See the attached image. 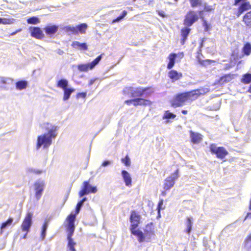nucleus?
Listing matches in <instances>:
<instances>
[{"label":"nucleus","mask_w":251,"mask_h":251,"mask_svg":"<svg viewBox=\"0 0 251 251\" xmlns=\"http://www.w3.org/2000/svg\"><path fill=\"white\" fill-rule=\"evenodd\" d=\"M42 128L45 129L47 132L43 135H40L37 138L36 149L39 150L43 146L44 149L48 148L52 143V139H55L57 136V131L58 127L50 123H44Z\"/></svg>","instance_id":"1"},{"label":"nucleus","mask_w":251,"mask_h":251,"mask_svg":"<svg viewBox=\"0 0 251 251\" xmlns=\"http://www.w3.org/2000/svg\"><path fill=\"white\" fill-rule=\"evenodd\" d=\"M123 94L134 99L139 97L145 98L151 95L152 91L150 88L126 87L123 91Z\"/></svg>","instance_id":"2"},{"label":"nucleus","mask_w":251,"mask_h":251,"mask_svg":"<svg viewBox=\"0 0 251 251\" xmlns=\"http://www.w3.org/2000/svg\"><path fill=\"white\" fill-rule=\"evenodd\" d=\"M88 25L85 23L80 24L75 26L67 25L63 27V30L68 34L76 35L78 33L84 34L86 32Z\"/></svg>","instance_id":"3"},{"label":"nucleus","mask_w":251,"mask_h":251,"mask_svg":"<svg viewBox=\"0 0 251 251\" xmlns=\"http://www.w3.org/2000/svg\"><path fill=\"white\" fill-rule=\"evenodd\" d=\"M202 13L203 11L201 10L199 11V14L194 11H190L186 14L184 21V25L187 26H191L195 22H196L200 17L201 18H202Z\"/></svg>","instance_id":"4"},{"label":"nucleus","mask_w":251,"mask_h":251,"mask_svg":"<svg viewBox=\"0 0 251 251\" xmlns=\"http://www.w3.org/2000/svg\"><path fill=\"white\" fill-rule=\"evenodd\" d=\"M45 186V181L41 179H38L34 182L33 189L35 193V198L37 201H39L41 199Z\"/></svg>","instance_id":"5"},{"label":"nucleus","mask_w":251,"mask_h":251,"mask_svg":"<svg viewBox=\"0 0 251 251\" xmlns=\"http://www.w3.org/2000/svg\"><path fill=\"white\" fill-rule=\"evenodd\" d=\"M102 58V54L97 57L92 62L85 64H80L77 65V69L80 72H87L92 70L98 64Z\"/></svg>","instance_id":"6"},{"label":"nucleus","mask_w":251,"mask_h":251,"mask_svg":"<svg viewBox=\"0 0 251 251\" xmlns=\"http://www.w3.org/2000/svg\"><path fill=\"white\" fill-rule=\"evenodd\" d=\"M97 191L96 186H93L89 183L88 181H85L83 182L82 189L79 192V196L83 197L89 193L95 194Z\"/></svg>","instance_id":"7"},{"label":"nucleus","mask_w":251,"mask_h":251,"mask_svg":"<svg viewBox=\"0 0 251 251\" xmlns=\"http://www.w3.org/2000/svg\"><path fill=\"white\" fill-rule=\"evenodd\" d=\"M178 172L179 170L177 169L175 173L165 179L164 183V189L165 190H169L174 186L175 180L179 177Z\"/></svg>","instance_id":"8"},{"label":"nucleus","mask_w":251,"mask_h":251,"mask_svg":"<svg viewBox=\"0 0 251 251\" xmlns=\"http://www.w3.org/2000/svg\"><path fill=\"white\" fill-rule=\"evenodd\" d=\"M211 152L216 155L217 157L221 159H224L228 154L227 151L224 147H218L212 144L210 147Z\"/></svg>","instance_id":"9"},{"label":"nucleus","mask_w":251,"mask_h":251,"mask_svg":"<svg viewBox=\"0 0 251 251\" xmlns=\"http://www.w3.org/2000/svg\"><path fill=\"white\" fill-rule=\"evenodd\" d=\"M33 214L31 212H28L24 220L21 225L23 231L28 232L32 224Z\"/></svg>","instance_id":"10"},{"label":"nucleus","mask_w":251,"mask_h":251,"mask_svg":"<svg viewBox=\"0 0 251 251\" xmlns=\"http://www.w3.org/2000/svg\"><path fill=\"white\" fill-rule=\"evenodd\" d=\"M190 96L189 93H182L177 95L172 101V105L177 107L181 106Z\"/></svg>","instance_id":"11"},{"label":"nucleus","mask_w":251,"mask_h":251,"mask_svg":"<svg viewBox=\"0 0 251 251\" xmlns=\"http://www.w3.org/2000/svg\"><path fill=\"white\" fill-rule=\"evenodd\" d=\"M76 213H71L67 218V231L74 232L75 229V221L76 218Z\"/></svg>","instance_id":"12"},{"label":"nucleus","mask_w":251,"mask_h":251,"mask_svg":"<svg viewBox=\"0 0 251 251\" xmlns=\"http://www.w3.org/2000/svg\"><path fill=\"white\" fill-rule=\"evenodd\" d=\"M140 216L135 212H132L130 217L131 223L130 230L137 228L139 224Z\"/></svg>","instance_id":"13"},{"label":"nucleus","mask_w":251,"mask_h":251,"mask_svg":"<svg viewBox=\"0 0 251 251\" xmlns=\"http://www.w3.org/2000/svg\"><path fill=\"white\" fill-rule=\"evenodd\" d=\"M29 30L33 37L40 39L44 37L43 31L39 27H30Z\"/></svg>","instance_id":"14"},{"label":"nucleus","mask_w":251,"mask_h":251,"mask_svg":"<svg viewBox=\"0 0 251 251\" xmlns=\"http://www.w3.org/2000/svg\"><path fill=\"white\" fill-rule=\"evenodd\" d=\"M121 175L126 186L130 187L132 186V178L130 174L126 170H123L121 172Z\"/></svg>","instance_id":"15"},{"label":"nucleus","mask_w":251,"mask_h":251,"mask_svg":"<svg viewBox=\"0 0 251 251\" xmlns=\"http://www.w3.org/2000/svg\"><path fill=\"white\" fill-rule=\"evenodd\" d=\"M190 137L191 142L195 144L200 143L202 139V135L201 134L195 132L192 130L190 131Z\"/></svg>","instance_id":"16"},{"label":"nucleus","mask_w":251,"mask_h":251,"mask_svg":"<svg viewBox=\"0 0 251 251\" xmlns=\"http://www.w3.org/2000/svg\"><path fill=\"white\" fill-rule=\"evenodd\" d=\"M144 97H139L133 99V105L137 106L138 105H151V102L144 99Z\"/></svg>","instance_id":"17"},{"label":"nucleus","mask_w":251,"mask_h":251,"mask_svg":"<svg viewBox=\"0 0 251 251\" xmlns=\"http://www.w3.org/2000/svg\"><path fill=\"white\" fill-rule=\"evenodd\" d=\"M130 231L132 235L137 237L138 240L140 243L144 242L145 240V238L147 237L146 234L145 235L143 232L139 229L135 228L131 229Z\"/></svg>","instance_id":"18"},{"label":"nucleus","mask_w":251,"mask_h":251,"mask_svg":"<svg viewBox=\"0 0 251 251\" xmlns=\"http://www.w3.org/2000/svg\"><path fill=\"white\" fill-rule=\"evenodd\" d=\"M58 26L56 25H48L46 26L44 30L48 35H52L54 34L58 30Z\"/></svg>","instance_id":"19"},{"label":"nucleus","mask_w":251,"mask_h":251,"mask_svg":"<svg viewBox=\"0 0 251 251\" xmlns=\"http://www.w3.org/2000/svg\"><path fill=\"white\" fill-rule=\"evenodd\" d=\"M68 232V235H67V239L68 241V246L71 251H75V250L74 248V246L75 245V243L74 242L73 239H72V237L74 234V232H71V231H67Z\"/></svg>","instance_id":"20"},{"label":"nucleus","mask_w":251,"mask_h":251,"mask_svg":"<svg viewBox=\"0 0 251 251\" xmlns=\"http://www.w3.org/2000/svg\"><path fill=\"white\" fill-rule=\"evenodd\" d=\"M146 236L148 238L151 237V235H154V226L152 222L147 224L145 229Z\"/></svg>","instance_id":"21"},{"label":"nucleus","mask_w":251,"mask_h":251,"mask_svg":"<svg viewBox=\"0 0 251 251\" xmlns=\"http://www.w3.org/2000/svg\"><path fill=\"white\" fill-rule=\"evenodd\" d=\"M190 28L185 27L183 28L181 30V35L182 39L181 40V43L182 45H184L186 40L187 39V37L190 33Z\"/></svg>","instance_id":"22"},{"label":"nucleus","mask_w":251,"mask_h":251,"mask_svg":"<svg viewBox=\"0 0 251 251\" xmlns=\"http://www.w3.org/2000/svg\"><path fill=\"white\" fill-rule=\"evenodd\" d=\"M242 21L247 27L251 28V11L248 12L245 14Z\"/></svg>","instance_id":"23"},{"label":"nucleus","mask_w":251,"mask_h":251,"mask_svg":"<svg viewBox=\"0 0 251 251\" xmlns=\"http://www.w3.org/2000/svg\"><path fill=\"white\" fill-rule=\"evenodd\" d=\"M169 77L173 80H177L180 78L182 75L180 73H178L176 70H171L168 73Z\"/></svg>","instance_id":"24"},{"label":"nucleus","mask_w":251,"mask_h":251,"mask_svg":"<svg viewBox=\"0 0 251 251\" xmlns=\"http://www.w3.org/2000/svg\"><path fill=\"white\" fill-rule=\"evenodd\" d=\"M193 219L192 217H187L186 219V222L185 223V225L186 226V229L185 231L188 235H190L192 229V225H193Z\"/></svg>","instance_id":"25"},{"label":"nucleus","mask_w":251,"mask_h":251,"mask_svg":"<svg viewBox=\"0 0 251 251\" xmlns=\"http://www.w3.org/2000/svg\"><path fill=\"white\" fill-rule=\"evenodd\" d=\"M72 46L75 49H77L81 50H86L88 49L87 45L85 43H80L78 41L73 42Z\"/></svg>","instance_id":"26"},{"label":"nucleus","mask_w":251,"mask_h":251,"mask_svg":"<svg viewBox=\"0 0 251 251\" xmlns=\"http://www.w3.org/2000/svg\"><path fill=\"white\" fill-rule=\"evenodd\" d=\"M13 222V219L12 218H9L6 221L2 223L0 226V234L1 235L3 233V230L9 226Z\"/></svg>","instance_id":"27"},{"label":"nucleus","mask_w":251,"mask_h":251,"mask_svg":"<svg viewBox=\"0 0 251 251\" xmlns=\"http://www.w3.org/2000/svg\"><path fill=\"white\" fill-rule=\"evenodd\" d=\"M64 96L63 100L64 101L67 100L70 98L71 94L75 92V89L72 88H67L64 90Z\"/></svg>","instance_id":"28"},{"label":"nucleus","mask_w":251,"mask_h":251,"mask_svg":"<svg viewBox=\"0 0 251 251\" xmlns=\"http://www.w3.org/2000/svg\"><path fill=\"white\" fill-rule=\"evenodd\" d=\"M69 85L68 81L66 79H61L57 81V87L64 90L68 88Z\"/></svg>","instance_id":"29"},{"label":"nucleus","mask_w":251,"mask_h":251,"mask_svg":"<svg viewBox=\"0 0 251 251\" xmlns=\"http://www.w3.org/2000/svg\"><path fill=\"white\" fill-rule=\"evenodd\" d=\"M176 57V54L175 53H171L168 57L169 62L167 65V68L170 69L173 67L175 63V60Z\"/></svg>","instance_id":"30"},{"label":"nucleus","mask_w":251,"mask_h":251,"mask_svg":"<svg viewBox=\"0 0 251 251\" xmlns=\"http://www.w3.org/2000/svg\"><path fill=\"white\" fill-rule=\"evenodd\" d=\"M28 83L25 80H20L16 83V88L17 90L25 89L27 86Z\"/></svg>","instance_id":"31"},{"label":"nucleus","mask_w":251,"mask_h":251,"mask_svg":"<svg viewBox=\"0 0 251 251\" xmlns=\"http://www.w3.org/2000/svg\"><path fill=\"white\" fill-rule=\"evenodd\" d=\"M233 78V75H226L221 77L219 80V83L223 84L225 83L229 82Z\"/></svg>","instance_id":"32"},{"label":"nucleus","mask_w":251,"mask_h":251,"mask_svg":"<svg viewBox=\"0 0 251 251\" xmlns=\"http://www.w3.org/2000/svg\"><path fill=\"white\" fill-rule=\"evenodd\" d=\"M48 223L49 222L46 221L44 224H43L42 227V230H41V237L42 238V240H44L46 237V232L47 230L48 227Z\"/></svg>","instance_id":"33"},{"label":"nucleus","mask_w":251,"mask_h":251,"mask_svg":"<svg viewBox=\"0 0 251 251\" xmlns=\"http://www.w3.org/2000/svg\"><path fill=\"white\" fill-rule=\"evenodd\" d=\"M243 51L245 54L249 55L251 52V44L249 43H246L243 48Z\"/></svg>","instance_id":"34"},{"label":"nucleus","mask_w":251,"mask_h":251,"mask_svg":"<svg viewBox=\"0 0 251 251\" xmlns=\"http://www.w3.org/2000/svg\"><path fill=\"white\" fill-rule=\"evenodd\" d=\"M26 21L28 24L36 25L40 23L39 19L38 17L35 16L28 18Z\"/></svg>","instance_id":"35"},{"label":"nucleus","mask_w":251,"mask_h":251,"mask_svg":"<svg viewBox=\"0 0 251 251\" xmlns=\"http://www.w3.org/2000/svg\"><path fill=\"white\" fill-rule=\"evenodd\" d=\"M241 82L245 84H249L251 82V74H246L243 76Z\"/></svg>","instance_id":"36"},{"label":"nucleus","mask_w":251,"mask_h":251,"mask_svg":"<svg viewBox=\"0 0 251 251\" xmlns=\"http://www.w3.org/2000/svg\"><path fill=\"white\" fill-rule=\"evenodd\" d=\"M127 15V11L126 10H124L122 14L118 16L116 19H114L112 21L113 23H115L116 22H119L121 21L122 20H123Z\"/></svg>","instance_id":"37"},{"label":"nucleus","mask_w":251,"mask_h":251,"mask_svg":"<svg viewBox=\"0 0 251 251\" xmlns=\"http://www.w3.org/2000/svg\"><path fill=\"white\" fill-rule=\"evenodd\" d=\"M244 11L251 9V5L249 2H244L239 6Z\"/></svg>","instance_id":"38"},{"label":"nucleus","mask_w":251,"mask_h":251,"mask_svg":"<svg viewBox=\"0 0 251 251\" xmlns=\"http://www.w3.org/2000/svg\"><path fill=\"white\" fill-rule=\"evenodd\" d=\"M176 117V115L170 112L169 111H166L164 115L163 119H173Z\"/></svg>","instance_id":"39"},{"label":"nucleus","mask_w":251,"mask_h":251,"mask_svg":"<svg viewBox=\"0 0 251 251\" xmlns=\"http://www.w3.org/2000/svg\"><path fill=\"white\" fill-rule=\"evenodd\" d=\"M26 171L27 172L29 173H34L37 175L41 174L42 173V171L33 168H28L27 169Z\"/></svg>","instance_id":"40"},{"label":"nucleus","mask_w":251,"mask_h":251,"mask_svg":"<svg viewBox=\"0 0 251 251\" xmlns=\"http://www.w3.org/2000/svg\"><path fill=\"white\" fill-rule=\"evenodd\" d=\"M121 161L126 166H129L130 165V159L127 155L125 158H122Z\"/></svg>","instance_id":"41"},{"label":"nucleus","mask_w":251,"mask_h":251,"mask_svg":"<svg viewBox=\"0 0 251 251\" xmlns=\"http://www.w3.org/2000/svg\"><path fill=\"white\" fill-rule=\"evenodd\" d=\"M163 200H161L159 203H158V219L161 216L160 211L161 209H164L165 208V206L163 207Z\"/></svg>","instance_id":"42"},{"label":"nucleus","mask_w":251,"mask_h":251,"mask_svg":"<svg viewBox=\"0 0 251 251\" xmlns=\"http://www.w3.org/2000/svg\"><path fill=\"white\" fill-rule=\"evenodd\" d=\"M83 204L81 203V202H80L79 201L77 204H76V208H75V213H76V214H78L79 213V212H80V210L82 207V206H83Z\"/></svg>","instance_id":"43"},{"label":"nucleus","mask_w":251,"mask_h":251,"mask_svg":"<svg viewBox=\"0 0 251 251\" xmlns=\"http://www.w3.org/2000/svg\"><path fill=\"white\" fill-rule=\"evenodd\" d=\"M190 2L192 7H194L198 5L201 4L200 0H190Z\"/></svg>","instance_id":"44"},{"label":"nucleus","mask_w":251,"mask_h":251,"mask_svg":"<svg viewBox=\"0 0 251 251\" xmlns=\"http://www.w3.org/2000/svg\"><path fill=\"white\" fill-rule=\"evenodd\" d=\"M204 9L206 11L210 12V11L214 10V7H213V6L208 5L206 4H205L204 6Z\"/></svg>","instance_id":"45"},{"label":"nucleus","mask_w":251,"mask_h":251,"mask_svg":"<svg viewBox=\"0 0 251 251\" xmlns=\"http://www.w3.org/2000/svg\"><path fill=\"white\" fill-rule=\"evenodd\" d=\"M112 163V161L110 160H105L104 161L101 165V166L100 167L99 169H100L101 167H107L110 165Z\"/></svg>","instance_id":"46"},{"label":"nucleus","mask_w":251,"mask_h":251,"mask_svg":"<svg viewBox=\"0 0 251 251\" xmlns=\"http://www.w3.org/2000/svg\"><path fill=\"white\" fill-rule=\"evenodd\" d=\"M86 97V92L79 93L76 95L77 98H79L80 97L82 98H85Z\"/></svg>","instance_id":"47"},{"label":"nucleus","mask_w":251,"mask_h":251,"mask_svg":"<svg viewBox=\"0 0 251 251\" xmlns=\"http://www.w3.org/2000/svg\"><path fill=\"white\" fill-rule=\"evenodd\" d=\"M7 80H11V79L0 77V85L2 84L6 83Z\"/></svg>","instance_id":"48"},{"label":"nucleus","mask_w":251,"mask_h":251,"mask_svg":"<svg viewBox=\"0 0 251 251\" xmlns=\"http://www.w3.org/2000/svg\"><path fill=\"white\" fill-rule=\"evenodd\" d=\"M244 11L239 7L236 13V16L239 17Z\"/></svg>","instance_id":"49"},{"label":"nucleus","mask_w":251,"mask_h":251,"mask_svg":"<svg viewBox=\"0 0 251 251\" xmlns=\"http://www.w3.org/2000/svg\"><path fill=\"white\" fill-rule=\"evenodd\" d=\"M125 103L128 105H130L131 104L133 105V99L126 100L125 101Z\"/></svg>","instance_id":"50"},{"label":"nucleus","mask_w":251,"mask_h":251,"mask_svg":"<svg viewBox=\"0 0 251 251\" xmlns=\"http://www.w3.org/2000/svg\"><path fill=\"white\" fill-rule=\"evenodd\" d=\"M191 93H193L192 95L194 96V95L198 96V95L201 94V93L200 92V90H195L194 92H191Z\"/></svg>","instance_id":"51"},{"label":"nucleus","mask_w":251,"mask_h":251,"mask_svg":"<svg viewBox=\"0 0 251 251\" xmlns=\"http://www.w3.org/2000/svg\"><path fill=\"white\" fill-rule=\"evenodd\" d=\"M96 80V79H91L89 82V86H91V85H92L94 84V83L95 82Z\"/></svg>","instance_id":"52"},{"label":"nucleus","mask_w":251,"mask_h":251,"mask_svg":"<svg viewBox=\"0 0 251 251\" xmlns=\"http://www.w3.org/2000/svg\"><path fill=\"white\" fill-rule=\"evenodd\" d=\"M158 14L160 16H162V17H165V16H165V13H164L163 11H159V12H158Z\"/></svg>","instance_id":"53"},{"label":"nucleus","mask_w":251,"mask_h":251,"mask_svg":"<svg viewBox=\"0 0 251 251\" xmlns=\"http://www.w3.org/2000/svg\"><path fill=\"white\" fill-rule=\"evenodd\" d=\"M247 244H250L251 246V236H250L247 240Z\"/></svg>","instance_id":"54"},{"label":"nucleus","mask_w":251,"mask_h":251,"mask_svg":"<svg viewBox=\"0 0 251 251\" xmlns=\"http://www.w3.org/2000/svg\"><path fill=\"white\" fill-rule=\"evenodd\" d=\"M247 218H251V212H249L247 213V215L246 216L244 220H245Z\"/></svg>","instance_id":"55"},{"label":"nucleus","mask_w":251,"mask_h":251,"mask_svg":"<svg viewBox=\"0 0 251 251\" xmlns=\"http://www.w3.org/2000/svg\"><path fill=\"white\" fill-rule=\"evenodd\" d=\"M87 201L86 198H83L81 201H80V202H81V203L83 204L84 202Z\"/></svg>","instance_id":"56"},{"label":"nucleus","mask_w":251,"mask_h":251,"mask_svg":"<svg viewBox=\"0 0 251 251\" xmlns=\"http://www.w3.org/2000/svg\"><path fill=\"white\" fill-rule=\"evenodd\" d=\"M63 53H64L63 51L60 49L57 50V53H58L60 55L62 54Z\"/></svg>","instance_id":"57"},{"label":"nucleus","mask_w":251,"mask_h":251,"mask_svg":"<svg viewBox=\"0 0 251 251\" xmlns=\"http://www.w3.org/2000/svg\"><path fill=\"white\" fill-rule=\"evenodd\" d=\"M182 113L183 114H186L187 113V110H183L182 111Z\"/></svg>","instance_id":"58"},{"label":"nucleus","mask_w":251,"mask_h":251,"mask_svg":"<svg viewBox=\"0 0 251 251\" xmlns=\"http://www.w3.org/2000/svg\"><path fill=\"white\" fill-rule=\"evenodd\" d=\"M28 232H26L25 233V234L24 235V236H23V239H26V235H27V234Z\"/></svg>","instance_id":"59"},{"label":"nucleus","mask_w":251,"mask_h":251,"mask_svg":"<svg viewBox=\"0 0 251 251\" xmlns=\"http://www.w3.org/2000/svg\"><path fill=\"white\" fill-rule=\"evenodd\" d=\"M162 195L163 196H165V195H166V192H162Z\"/></svg>","instance_id":"60"},{"label":"nucleus","mask_w":251,"mask_h":251,"mask_svg":"<svg viewBox=\"0 0 251 251\" xmlns=\"http://www.w3.org/2000/svg\"><path fill=\"white\" fill-rule=\"evenodd\" d=\"M2 19L0 18V24H1L2 23Z\"/></svg>","instance_id":"61"},{"label":"nucleus","mask_w":251,"mask_h":251,"mask_svg":"<svg viewBox=\"0 0 251 251\" xmlns=\"http://www.w3.org/2000/svg\"><path fill=\"white\" fill-rule=\"evenodd\" d=\"M174 1L175 2H176V1H177V0H174Z\"/></svg>","instance_id":"62"},{"label":"nucleus","mask_w":251,"mask_h":251,"mask_svg":"<svg viewBox=\"0 0 251 251\" xmlns=\"http://www.w3.org/2000/svg\"><path fill=\"white\" fill-rule=\"evenodd\" d=\"M136 0H133V1H136Z\"/></svg>","instance_id":"63"}]
</instances>
